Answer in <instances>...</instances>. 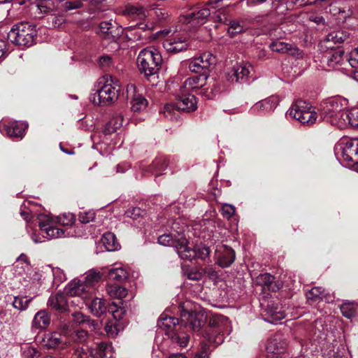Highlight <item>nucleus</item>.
Masks as SVG:
<instances>
[{
  "label": "nucleus",
  "mask_w": 358,
  "mask_h": 358,
  "mask_svg": "<svg viewBox=\"0 0 358 358\" xmlns=\"http://www.w3.org/2000/svg\"><path fill=\"white\" fill-rule=\"evenodd\" d=\"M229 322L222 315H213L210 317L208 327L203 332L204 341L202 342V351L197 352L193 358H208L207 355L208 342L215 346L220 345L224 341V335L229 334Z\"/></svg>",
  "instance_id": "obj_1"
},
{
  "label": "nucleus",
  "mask_w": 358,
  "mask_h": 358,
  "mask_svg": "<svg viewBox=\"0 0 358 358\" xmlns=\"http://www.w3.org/2000/svg\"><path fill=\"white\" fill-rule=\"evenodd\" d=\"M103 85L91 94L90 100L95 105L109 106L119 98L121 92L120 80L113 76L107 75L103 77Z\"/></svg>",
  "instance_id": "obj_2"
},
{
  "label": "nucleus",
  "mask_w": 358,
  "mask_h": 358,
  "mask_svg": "<svg viewBox=\"0 0 358 358\" xmlns=\"http://www.w3.org/2000/svg\"><path fill=\"white\" fill-rule=\"evenodd\" d=\"M347 101L344 99L334 97L326 101L322 106L321 118L338 128H345V115Z\"/></svg>",
  "instance_id": "obj_3"
},
{
  "label": "nucleus",
  "mask_w": 358,
  "mask_h": 358,
  "mask_svg": "<svg viewBox=\"0 0 358 358\" xmlns=\"http://www.w3.org/2000/svg\"><path fill=\"white\" fill-rule=\"evenodd\" d=\"M162 62L161 54L157 49L152 48L142 50L137 57L138 66L146 77L156 75Z\"/></svg>",
  "instance_id": "obj_4"
},
{
  "label": "nucleus",
  "mask_w": 358,
  "mask_h": 358,
  "mask_svg": "<svg viewBox=\"0 0 358 358\" xmlns=\"http://www.w3.org/2000/svg\"><path fill=\"white\" fill-rule=\"evenodd\" d=\"M36 36L35 26L27 22L15 24L9 31L8 39L19 46H31Z\"/></svg>",
  "instance_id": "obj_5"
},
{
  "label": "nucleus",
  "mask_w": 358,
  "mask_h": 358,
  "mask_svg": "<svg viewBox=\"0 0 358 358\" xmlns=\"http://www.w3.org/2000/svg\"><path fill=\"white\" fill-rule=\"evenodd\" d=\"M287 114L304 125L310 126L317 120V115L313 107L308 103L299 100L289 109Z\"/></svg>",
  "instance_id": "obj_6"
},
{
  "label": "nucleus",
  "mask_w": 358,
  "mask_h": 358,
  "mask_svg": "<svg viewBox=\"0 0 358 358\" xmlns=\"http://www.w3.org/2000/svg\"><path fill=\"white\" fill-rule=\"evenodd\" d=\"M189 45L188 38L185 34L174 31L163 41L164 48L169 52L177 53L187 50Z\"/></svg>",
  "instance_id": "obj_7"
},
{
  "label": "nucleus",
  "mask_w": 358,
  "mask_h": 358,
  "mask_svg": "<svg viewBox=\"0 0 358 358\" xmlns=\"http://www.w3.org/2000/svg\"><path fill=\"white\" fill-rule=\"evenodd\" d=\"M208 74L205 73L198 76H194L187 78L180 87V91L183 92H195L201 90V94L208 93V87H206L208 85Z\"/></svg>",
  "instance_id": "obj_8"
},
{
  "label": "nucleus",
  "mask_w": 358,
  "mask_h": 358,
  "mask_svg": "<svg viewBox=\"0 0 358 358\" xmlns=\"http://www.w3.org/2000/svg\"><path fill=\"white\" fill-rule=\"evenodd\" d=\"M358 159V138L346 141L341 147V159L346 166L356 165Z\"/></svg>",
  "instance_id": "obj_9"
},
{
  "label": "nucleus",
  "mask_w": 358,
  "mask_h": 358,
  "mask_svg": "<svg viewBox=\"0 0 358 358\" xmlns=\"http://www.w3.org/2000/svg\"><path fill=\"white\" fill-rule=\"evenodd\" d=\"M253 71V66L248 62H240L234 65L227 73V80L231 83L246 82Z\"/></svg>",
  "instance_id": "obj_10"
},
{
  "label": "nucleus",
  "mask_w": 358,
  "mask_h": 358,
  "mask_svg": "<svg viewBox=\"0 0 358 358\" xmlns=\"http://www.w3.org/2000/svg\"><path fill=\"white\" fill-rule=\"evenodd\" d=\"M215 63V57L210 52H203L199 57L192 59L189 63V69L196 73L208 74V69Z\"/></svg>",
  "instance_id": "obj_11"
},
{
  "label": "nucleus",
  "mask_w": 358,
  "mask_h": 358,
  "mask_svg": "<svg viewBox=\"0 0 358 358\" xmlns=\"http://www.w3.org/2000/svg\"><path fill=\"white\" fill-rule=\"evenodd\" d=\"M210 15V8L206 6H194L183 16V22L192 26L203 24Z\"/></svg>",
  "instance_id": "obj_12"
},
{
  "label": "nucleus",
  "mask_w": 358,
  "mask_h": 358,
  "mask_svg": "<svg viewBox=\"0 0 358 358\" xmlns=\"http://www.w3.org/2000/svg\"><path fill=\"white\" fill-rule=\"evenodd\" d=\"M66 293L71 296H79L86 302L92 296V292L83 281L72 280L65 287Z\"/></svg>",
  "instance_id": "obj_13"
},
{
  "label": "nucleus",
  "mask_w": 358,
  "mask_h": 358,
  "mask_svg": "<svg viewBox=\"0 0 358 358\" xmlns=\"http://www.w3.org/2000/svg\"><path fill=\"white\" fill-rule=\"evenodd\" d=\"M182 250L180 251V257L182 259L192 261L195 257L205 259L210 254V250L205 245H196L194 249L188 246V243L182 245Z\"/></svg>",
  "instance_id": "obj_14"
},
{
  "label": "nucleus",
  "mask_w": 358,
  "mask_h": 358,
  "mask_svg": "<svg viewBox=\"0 0 358 358\" xmlns=\"http://www.w3.org/2000/svg\"><path fill=\"white\" fill-rule=\"evenodd\" d=\"M158 243L164 246L173 247L178 255L180 256V251L182 250V245L187 243V240L182 234L178 233L177 235L172 234H163L158 238Z\"/></svg>",
  "instance_id": "obj_15"
},
{
  "label": "nucleus",
  "mask_w": 358,
  "mask_h": 358,
  "mask_svg": "<svg viewBox=\"0 0 358 358\" xmlns=\"http://www.w3.org/2000/svg\"><path fill=\"white\" fill-rule=\"evenodd\" d=\"M176 107L180 110L191 112L197 108V102L194 94L180 90Z\"/></svg>",
  "instance_id": "obj_16"
},
{
  "label": "nucleus",
  "mask_w": 358,
  "mask_h": 358,
  "mask_svg": "<svg viewBox=\"0 0 358 358\" xmlns=\"http://www.w3.org/2000/svg\"><path fill=\"white\" fill-rule=\"evenodd\" d=\"M27 125L23 122L11 121L7 124L0 125V131L10 137L22 138Z\"/></svg>",
  "instance_id": "obj_17"
},
{
  "label": "nucleus",
  "mask_w": 358,
  "mask_h": 358,
  "mask_svg": "<svg viewBox=\"0 0 358 358\" xmlns=\"http://www.w3.org/2000/svg\"><path fill=\"white\" fill-rule=\"evenodd\" d=\"M217 263L222 268L229 267L235 260L234 250L226 245H222L216 250Z\"/></svg>",
  "instance_id": "obj_18"
},
{
  "label": "nucleus",
  "mask_w": 358,
  "mask_h": 358,
  "mask_svg": "<svg viewBox=\"0 0 358 358\" xmlns=\"http://www.w3.org/2000/svg\"><path fill=\"white\" fill-rule=\"evenodd\" d=\"M269 48L273 52L280 54H287L296 57L301 55L300 50L296 45L280 41H273L270 44Z\"/></svg>",
  "instance_id": "obj_19"
},
{
  "label": "nucleus",
  "mask_w": 358,
  "mask_h": 358,
  "mask_svg": "<svg viewBox=\"0 0 358 358\" xmlns=\"http://www.w3.org/2000/svg\"><path fill=\"white\" fill-rule=\"evenodd\" d=\"M42 344L48 349L61 348H64L70 345V341L63 342L61 334L57 332L48 333L44 335Z\"/></svg>",
  "instance_id": "obj_20"
},
{
  "label": "nucleus",
  "mask_w": 358,
  "mask_h": 358,
  "mask_svg": "<svg viewBox=\"0 0 358 358\" xmlns=\"http://www.w3.org/2000/svg\"><path fill=\"white\" fill-rule=\"evenodd\" d=\"M100 33L106 39L113 41L120 36L122 28L110 22H102L99 24Z\"/></svg>",
  "instance_id": "obj_21"
},
{
  "label": "nucleus",
  "mask_w": 358,
  "mask_h": 358,
  "mask_svg": "<svg viewBox=\"0 0 358 358\" xmlns=\"http://www.w3.org/2000/svg\"><path fill=\"white\" fill-rule=\"evenodd\" d=\"M50 323V316L45 310L36 313L31 322V328L35 329H45Z\"/></svg>",
  "instance_id": "obj_22"
},
{
  "label": "nucleus",
  "mask_w": 358,
  "mask_h": 358,
  "mask_svg": "<svg viewBox=\"0 0 358 358\" xmlns=\"http://www.w3.org/2000/svg\"><path fill=\"white\" fill-rule=\"evenodd\" d=\"M48 306L52 309L65 311L67 309V299L62 293H57L50 296Z\"/></svg>",
  "instance_id": "obj_23"
},
{
  "label": "nucleus",
  "mask_w": 358,
  "mask_h": 358,
  "mask_svg": "<svg viewBox=\"0 0 358 358\" xmlns=\"http://www.w3.org/2000/svg\"><path fill=\"white\" fill-rule=\"evenodd\" d=\"M181 323L189 327L193 331H198L201 327V321L198 320L196 315L192 312H185L181 315Z\"/></svg>",
  "instance_id": "obj_24"
},
{
  "label": "nucleus",
  "mask_w": 358,
  "mask_h": 358,
  "mask_svg": "<svg viewBox=\"0 0 358 358\" xmlns=\"http://www.w3.org/2000/svg\"><path fill=\"white\" fill-rule=\"evenodd\" d=\"M169 164V159L164 156L156 157L152 162L150 171L156 175H161Z\"/></svg>",
  "instance_id": "obj_25"
},
{
  "label": "nucleus",
  "mask_w": 358,
  "mask_h": 358,
  "mask_svg": "<svg viewBox=\"0 0 358 358\" xmlns=\"http://www.w3.org/2000/svg\"><path fill=\"white\" fill-rule=\"evenodd\" d=\"M36 292L33 293V296H27V295H18L14 297V300L12 303L13 306L20 311L25 310L28 306L29 303L32 301V299L36 296Z\"/></svg>",
  "instance_id": "obj_26"
},
{
  "label": "nucleus",
  "mask_w": 358,
  "mask_h": 358,
  "mask_svg": "<svg viewBox=\"0 0 358 358\" xmlns=\"http://www.w3.org/2000/svg\"><path fill=\"white\" fill-rule=\"evenodd\" d=\"M176 324H179L178 318L162 315L158 321V326L166 333L175 329Z\"/></svg>",
  "instance_id": "obj_27"
},
{
  "label": "nucleus",
  "mask_w": 358,
  "mask_h": 358,
  "mask_svg": "<svg viewBox=\"0 0 358 358\" xmlns=\"http://www.w3.org/2000/svg\"><path fill=\"white\" fill-rule=\"evenodd\" d=\"M85 275L83 282L92 293L93 287L101 280L102 275L99 271L94 269L89 271Z\"/></svg>",
  "instance_id": "obj_28"
},
{
  "label": "nucleus",
  "mask_w": 358,
  "mask_h": 358,
  "mask_svg": "<svg viewBox=\"0 0 358 358\" xmlns=\"http://www.w3.org/2000/svg\"><path fill=\"white\" fill-rule=\"evenodd\" d=\"M324 59L329 67L334 68L343 61V52L341 50H336L327 53L324 56Z\"/></svg>",
  "instance_id": "obj_29"
},
{
  "label": "nucleus",
  "mask_w": 358,
  "mask_h": 358,
  "mask_svg": "<svg viewBox=\"0 0 358 358\" xmlns=\"http://www.w3.org/2000/svg\"><path fill=\"white\" fill-rule=\"evenodd\" d=\"M101 241L108 251H115L120 248V244L114 234L106 232L103 235Z\"/></svg>",
  "instance_id": "obj_30"
},
{
  "label": "nucleus",
  "mask_w": 358,
  "mask_h": 358,
  "mask_svg": "<svg viewBox=\"0 0 358 358\" xmlns=\"http://www.w3.org/2000/svg\"><path fill=\"white\" fill-rule=\"evenodd\" d=\"M91 312L96 316H101L106 311L104 300L98 297L94 298L89 305Z\"/></svg>",
  "instance_id": "obj_31"
},
{
  "label": "nucleus",
  "mask_w": 358,
  "mask_h": 358,
  "mask_svg": "<svg viewBox=\"0 0 358 358\" xmlns=\"http://www.w3.org/2000/svg\"><path fill=\"white\" fill-rule=\"evenodd\" d=\"M149 11V8H145L141 6H131L127 8V13L128 15L131 17H137L139 20H143L149 15H148V12Z\"/></svg>",
  "instance_id": "obj_32"
},
{
  "label": "nucleus",
  "mask_w": 358,
  "mask_h": 358,
  "mask_svg": "<svg viewBox=\"0 0 358 358\" xmlns=\"http://www.w3.org/2000/svg\"><path fill=\"white\" fill-rule=\"evenodd\" d=\"M106 290L108 295L113 299H121L127 295V290L118 285H108Z\"/></svg>",
  "instance_id": "obj_33"
},
{
  "label": "nucleus",
  "mask_w": 358,
  "mask_h": 358,
  "mask_svg": "<svg viewBox=\"0 0 358 358\" xmlns=\"http://www.w3.org/2000/svg\"><path fill=\"white\" fill-rule=\"evenodd\" d=\"M72 317L76 322L79 324H85L86 327H88L92 331L96 330L99 325V323L97 322L92 320H88L87 317L84 315L80 312H76L73 313Z\"/></svg>",
  "instance_id": "obj_34"
},
{
  "label": "nucleus",
  "mask_w": 358,
  "mask_h": 358,
  "mask_svg": "<svg viewBox=\"0 0 358 358\" xmlns=\"http://www.w3.org/2000/svg\"><path fill=\"white\" fill-rule=\"evenodd\" d=\"M111 350L112 348L108 344L106 343H100L97 344L96 348L92 352V355L95 358H104L108 357V355L110 357L112 355Z\"/></svg>",
  "instance_id": "obj_35"
},
{
  "label": "nucleus",
  "mask_w": 358,
  "mask_h": 358,
  "mask_svg": "<svg viewBox=\"0 0 358 358\" xmlns=\"http://www.w3.org/2000/svg\"><path fill=\"white\" fill-rule=\"evenodd\" d=\"M123 117L122 115H116L111 118L105 127V133L106 134L115 132L117 129L122 126Z\"/></svg>",
  "instance_id": "obj_36"
},
{
  "label": "nucleus",
  "mask_w": 358,
  "mask_h": 358,
  "mask_svg": "<svg viewBox=\"0 0 358 358\" xmlns=\"http://www.w3.org/2000/svg\"><path fill=\"white\" fill-rule=\"evenodd\" d=\"M348 38V34L341 30L334 31L327 36V41L334 44H340Z\"/></svg>",
  "instance_id": "obj_37"
},
{
  "label": "nucleus",
  "mask_w": 358,
  "mask_h": 358,
  "mask_svg": "<svg viewBox=\"0 0 358 358\" xmlns=\"http://www.w3.org/2000/svg\"><path fill=\"white\" fill-rule=\"evenodd\" d=\"M345 119V127L348 125L352 127L358 126V108H353L350 110H346Z\"/></svg>",
  "instance_id": "obj_38"
},
{
  "label": "nucleus",
  "mask_w": 358,
  "mask_h": 358,
  "mask_svg": "<svg viewBox=\"0 0 358 358\" xmlns=\"http://www.w3.org/2000/svg\"><path fill=\"white\" fill-rule=\"evenodd\" d=\"M148 15L150 17H154L158 21L165 20L169 14L165 8L155 7V4L149 7Z\"/></svg>",
  "instance_id": "obj_39"
},
{
  "label": "nucleus",
  "mask_w": 358,
  "mask_h": 358,
  "mask_svg": "<svg viewBox=\"0 0 358 358\" xmlns=\"http://www.w3.org/2000/svg\"><path fill=\"white\" fill-rule=\"evenodd\" d=\"M41 231H44L46 236L50 238H57L64 236V231L52 225L46 226L41 224Z\"/></svg>",
  "instance_id": "obj_40"
},
{
  "label": "nucleus",
  "mask_w": 358,
  "mask_h": 358,
  "mask_svg": "<svg viewBox=\"0 0 358 358\" xmlns=\"http://www.w3.org/2000/svg\"><path fill=\"white\" fill-rule=\"evenodd\" d=\"M275 107V103L271 99H266L255 103L252 108L255 111L268 112Z\"/></svg>",
  "instance_id": "obj_41"
},
{
  "label": "nucleus",
  "mask_w": 358,
  "mask_h": 358,
  "mask_svg": "<svg viewBox=\"0 0 358 358\" xmlns=\"http://www.w3.org/2000/svg\"><path fill=\"white\" fill-rule=\"evenodd\" d=\"M357 304L354 302H346L341 305V311L344 317L350 319L357 312Z\"/></svg>",
  "instance_id": "obj_42"
},
{
  "label": "nucleus",
  "mask_w": 358,
  "mask_h": 358,
  "mask_svg": "<svg viewBox=\"0 0 358 358\" xmlns=\"http://www.w3.org/2000/svg\"><path fill=\"white\" fill-rule=\"evenodd\" d=\"M147 100L141 95H135L131 101V110L134 112H139L144 110L147 106Z\"/></svg>",
  "instance_id": "obj_43"
},
{
  "label": "nucleus",
  "mask_w": 358,
  "mask_h": 358,
  "mask_svg": "<svg viewBox=\"0 0 358 358\" xmlns=\"http://www.w3.org/2000/svg\"><path fill=\"white\" fill-rule=\"evenodd\" d=\"M283 350V345L277 338L269 341L266 345L267 352L273 354L272 355H277L281 353Z\"/></svg>",
  "instance_id": "obj_44"
},
{
  "label": "nucleus",
  "mask_w": 358,
  "mask_h": 358,
  "mask_svg": "<svg viewBox=\"0 0 358 358\" xmlns=\"http://www.w3.org/2000/svg\"><path fill=\"white\" fill-rule=\"evenodd\" d=\"M109 278L117 281H122L127 278L128 273L122 267L112 268L108 273Z\"/></svg>",
  "instance_id": "obj_45"
},
{
  "label": "nucleus",
  "mask_w": 358,
  "mask_h": 358,
  "mask_svg": "<svg viewBox=\"0 0 358 358\" xmlns=\"http://www.w3.org/2000/svg\"><path fill=\"white\" fill-rule=\"evenodd\" d=\"M348 60L350 65L355 69L353 72V77L358 81V48L350 52Z\"/></svg>",
  "instance_id": "obj_46"
},
{
  "label": "nucleus",
  "mask_w": 358,
  "mask_h": 358,
  "mask_svg": "<svg viewBox=\"0 0 358 358\" xmlns=\"http://www.w3.org/2000/svg\"><path fill=\"white\" fill-rule=\"evenodd\" d=\"M324 295V289L321 287H314L306 292V297L308 299L319 300L322 299Z\"/></svg>",
  "instance_id": "obj_47"
},
{
  "label": "nucleus",
  "mask_w": 358,
  "mask_h": 358,
  "mask_svg": "<svg viewBox=\"0 0 358 358\" xmlns=\"http://www.w3.org/2000/svg\"><path fill=\"white\" fill-rule=\"evenodd\" d=\"M274 277L268 273L259 274L256 278V283L263 287H268L273 282Z\"/></svg>",
  "instance_id": "obj_48"
},
{
  "label": "nucleus",
  "mask_w": 358,
  "mask_h": 358,
  "mask_svg": "<svg viewBox=\"0 0 358 358\" xmlns=\"http://www.w3.org/2000/svg\"><path fill=\"white\" fill-rule=\"evenodd\" d=\"M88 333L85 330L73 331L70 334V339L75 342L83 343L87 341Z\"/></svg>",
  "instance_id": "obj_49"
},
{
  "label": "nucleus",
  "mask_w": 358,
  "mask_h": 358,
  "mask_svg": "<svg viewBox=\"0 0 358 358\" xmlns=\"http://www.w3.org/2000/svg\"><path fill=\"white\" fill-rule=\"evenodd\" d=\"M229 26L228 28V33L231 36H234L236 34L241 33L245 29L244 26L241 24L239 21L231 20L229 22Z\"/></svg>",
  "instance_id": "obj_50"
},
{
  "label": "nucleus",
  "mask_w": 358,
  "mask_h": 358,
  "mask_svg": "<svg viewBox=\"0 0 358 358\" xmlns=\"http://www.w3.org/2000/svg\"><path fill=\"white\" fill-rule=\"evenodd\" d=\"M172 339L180 347H186L189 343V336L185 332H180L173 336Z\"/></svg>",
  "instance_id": "obj_51"
},
{
  "label": "nucleus",
  "mask_w": 358,
  "mask_h": 358,
  "mask_svg": "<svg viewBox=\"0 0 358 358\" xmlns=\"http://www.w3.org/2000/svg\"><path fill=\"white\" fill-rule=\"evenodd\" d=\"M57 221L63 226H71L75 222V217L72 213H64L57 217Z\"/></svg>",
  "instance_id": "obj_52"
},
{
  "label": "nucleus",
  "mask_w": 358,
  "mask_h": 358,
  "mask_svg": "<svg viewBox=\"0 0 358 358\" xmlns=\"http://www.w3.org/2000/svg\"><path fill=\"white\" fill-rule=\"evenodd\" d=\"M83 6L81 0H72L64 3L63 9L66 11L76 10L82 8Z\"/></svg>",
  "instance_id": "obj_53"
},
{
  "label": "nucleus",
  "mask_w": 358,
  "mask_h": 358,
  "mask_svg": "<svg viewBox=\"0 0 358 358\" xmlns=\"http://www.w3.org/2000/svg\"><path fill=\"white\" fill-rule=\"evenodd\" d=\"M143 211L140 208H132L125 212L127 217H129L134 220H137L142 217Z\"/></svg>",
  "instance_id": "obj_54"
},
{
  "label": "nucleus",
  "mask_w": 358,
  "mask_h": 358,
  "mask_svg": "<svg viewBox=\"0 0 358 358\" xmlns=\"http://www.w3.org/2000/svg\"><path fill=\"white\" fill-rule=\"evenodd\" d=\"M221 210L223 217L230 219L235 213V207L230 204H224Z\"/></svg>",
  "instance_id": "obj_55"
},
{
  "label": "nucleus",
  "mask_w": 358,
  "mask_h": 358,
  "mask_svg": "<svg viewBox=\"0 0 358 358\" xmlns=\"http://www.w3.org/2000/svg\"><path fill=\"white\" fill-rule=\"evenodd\" d=\"M94 213L92 211L89 212H80L79 214V220L84 224L90 222L94 219Z\"/></svg>",
  "instance_id": "obj_56"
},
{
  "label": "nucleus",
  "mask_w": 358,
  "mask_h": 358,
  "mask_svg": "<svg viewBox=\"0 0 358 358\" xmlns=\"http://www.w3.org/2000/svg\"><path fill=\"white\" fill-rule=\"evenodd\" d=\"M24 358H38L39 353L36 348L27 346L23 350Z\"/></svg>",
  "instance_id": "obj_57"
},
{
  "label": "nucleus",
  "mask_w": 358,
  "mask_h": 358,
  "mask_svg": "<svg viewBox=\"0 0 358 358\" xmlns=\"http://www.w3.org/2000/svg\"><path fill=\"white\" fill-rule=\"evenodd\" d=\"M37 8L41 13H46L52 10V2L50 0L41 1L38 4Z\"/></svg>",
  "instance_id": "obj_58"
},
{
  "label": "nucleus",
  "mask_w": 358,
  "mask_h": 358,
  "mask_svg": "<svg viewBox=\"0 0 358 358\" xmlns=\"http://www.w3.org/2000/svg\"><path fill=\"white\" fill-rule=\"evenodd\" d=\"M105 331L108 336L114 337L118 333L116 324L108 323L105 327Z\"/></svg>",
  "instance_id": "obj_59"
},
{
  "label": "nucleus",
  "mask_w": 358,
  "mask_h": 358,
  "mask_svg": "<svg viewBox=\"0 0 358 358\" xmlns=\"http://www.w3.org/2000/svg\"><path fill=\"white\" fill-rule=\"evenodd\" d=\"M99 65L104 69L110 67L113 62H112V58L110 56L108 55H104L99 58Z\"/></svg>",
  "instance_id": "obj_60"
},
{
  "label": "nucleus",
  "mask_w": 358,
  "mask_h": 358,
  "mask_svg": "<svg viewBox=\"0 0 358 358\" xmlns=\"http://www.w3.org/2000/svg\"><path fill=\"white\" fill-rule=\"evenodd\" d=\"M271 320H270V322L271 323H277L278 322L282 320L285 317V315L284 312L275 311L273 313L271 312Z\"/></svg>",
  "instance_id": "obj_61"
},
{
  "label": "nucleus",
  "mask_w": 358,
  "mask_h": 358,
  "mask_svg": "<svg viewBox=\"0 0 358 358\" xmlns=\"http://www.w3.org/2000/svg\"><path fill=\"white\" fill-rule=\"evenodd\" d=\"M203 277V273L196 270H191L187 273V278L192 280H200Z\"/></svg>",
  "instance_id": "obj_62"
},
{
  "label": "nucleus",
  "mask_w": 358,
  "mask_h": 358,
  "mask_svg": "<svg viewBox=\"0 0 358 358\" xmlns=\"http://www.w3.org/2000/svg\"><path fill=\"white\" fill-rule=\"evenodd\" d=\"M60 331H61V333H60L61 336H64L66 338L70 339V334L73 331L71 330L69 325H68L67 324H62L60 325Z\"/></svg>",
  "instance_id": "obj_63"
},
{
  "label": "nucleus",
  "mask_w": 358,
  "mask_h": 358,
  "mask_svg": "<svg viewBox=\"0 0 358 358\" xmlns=\"http://www.w3.org/2000/svg\"><path fill=\"white\" fill-rule=\"evenodd\" d=\"M42 224L46 225L47 227L52 224L51 219L47 215H41L39 217V227L41 230Z\"/></svg>",
  "instance_id": "obj_64"
}]
</instances>
